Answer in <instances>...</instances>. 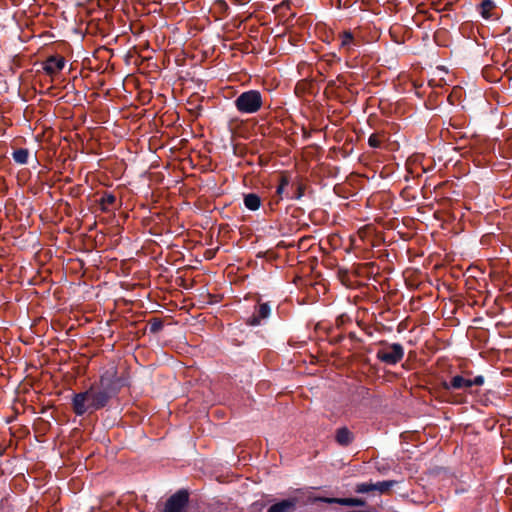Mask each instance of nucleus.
I'll return each instance as SVG.
<instances>
[{
  "label": "nucleus",
  "instance_id": "nucleus-9",
  "mask_svg": "<svg viewBox=\"0 0 512 512\" xmlns=\"http://www.w3.org/2000/svg\"><path fill=\"white\" fill-rule=\"evenodd\" d=\"M296 506L295 499H285L272 505L267 512H291Z\"/></svg>",
  "mask_w": 512,
  "mask_h": 512
},
{
  "label": "nucleus",
  "instance_id": "nucleus-13",
  "mask_svg": "<svg viewBox=\"0 0 512 512\" xmlns=\"http://www.w3.org/2000/svg\"><path fill=\"white\" fill-rule=\"evenodd\" d=\"M495 8L496 5L492 0H483L479 5V12L483 18L490 19Z\"/></svg>",
  "mask_w": 512,
  "mask_h": 512
},
{
  "label": "nucleus",
  "instance_id": "nucleus-19",
  "mask_svg": "<svg viewBox=\"0 0 512 512\" xmlns=\"http://www.w3.org/2000/svg\"><path fill=\"white\" fill-rule=\"evenodd\" d=\"M374 487H375L374 484L362 483L357 486V492L367 493L372 490H375Z\"/></svg>",
  "mask_w": 512,
  "mask_h": 512
},
{
  "label": "nucleus",
  "instance_id": "nucleus-8",
  "mask_svg": "<svg viewBox=\"0 0 512 512\" xmlns=\"http://www.w3.org/2000/svg\"><path fill=\"white\" fill-rule=\"evenodd\" d=\"M270 313H271V308L268 305V303H261L257 307L254 314L248 318L247 324L250 326H257L262 322V320L267 319L269 317Z\"/></svg>",
  "mask_w": 512,
  "mask_h": 512
},
{
  "label": "nucleus",
  "instance_id": "nucleus-18",
  "mask_svg": "<svg viewBox=\"0 0 512 512\" xmlns=\"http://www.w3.org/2000/svg\"><path fill=\"white\" fill-rule=\"evenodd\" d=\"M288 184H289L288 178L286 176H282L280 178V183L277 187V191H276L277 194L281 196L282 193L284 192L285 188L288 186Z\"/></svg>",
  "mask_w": 512,
  "mask_h": 512
},
{
  "label": "nucleus",
  "instance_id": "nucleus-5",
  "mask_svg": "<svg viewBox=\"0 0 512 512\" xmlns=\"http://www.w3.org/2000/svg\"><path fill=\"white\" fill-rule=\"evenodd\" d=\"M188 499L186 491H178L167 500L163 512H184Z\"/></svg>",
  "mask_w": 512,
  "mask_h": 512
},
{
  "label": "nucleus",
  "instance_id": "nucleus-12",
  "mask_svg": "<svg viewBox=\"0 0 512 512\" xmlns=\"http://www.w3.org/2000/svg\"><path fill=\"white\" fill-rule=\"evenodd\" d=\"M244 205L251 211L258 210L261 205V199L257 194L249 193L244 196Z\"/></svg>",
  "mask_w": 512,
  "mask_h": 512
},
{
  "label": "nucleus",
  "instance_id": "nucleus-3",
  "mask_svg": "<svg viewBox=\"0 0 512 512\" xmlns=\"http://www.w3.org/2000/svg\"><path fill=\"white\" fill-rule=\"evenodd\" d=\"M376 357L382 363L387 365H396L404 357V348L399 343L381 342Z\"/></svg>",
  "mask_w": 512,
  "mask_h": 512
},
{
  "label": "nucleus",
  "instance_id": "nucleus-4",
  "mask_svg": "<svg viewBox=\"0 0 512 512\" xmlns=\"http://www.w3.org/2000/svg\"><path fill=\"white\" fill-rule=\"evenodd\" d=\"M484 384V377L478 375L473 379L465 378L461 375H456L451 378L449 383H444L443 387L447 390L453 389H469L472 386H482Z\"/></svg>",
  "mask_w": 512,
  "mask_h": 512
},
{
  "label": "nucleus",
  "instance_id": "nucleus-16",
  "mask_svg": "<svg viewBox=\"0 0 512 512\" xmlns=\"http://www.w3.org/2000/svg\"><path fill=\"white\" fill-rule=\"evenodd\" d=\"M101 205L103 210H108L116 202V197L111 193H106L101 198Z\"/></svg>",
  "mask_w": 512,
  "mask_h": 512
},
{
  "label": "nucleus",
  "instance_id": "nucleus-6",
  "mask_svg": "<svg viewBox=\"0 0 512 512\" xmlns=\"http://www.w3.org/2000/svg\"><path fill=\"white\" fill-rule=\"evenodd\" d=\"M65 66V59L62 56H50L43 63V70L49 76L57 75Z\"/></svg>",
  "mask_w": 512,
  "mask_h": 512
},
{
  "label": "nucleus",
  "instance_id": "nucleus-10",
  "mask_svg": "<svg viewBox=\"0 0 512 512\" xmlns=\"http://www.w3.org/2000/svg\"><path fill=\"white\" fill-rule=\"evenodd\" d=\"M326 503H337L344 506H362L364 502L357 498H322Z\"/></svg>",
  "mask_w": 512,
  "mask_h": 512
},
{
  "label": "nucleus",
  "instance_id": "nucleus-15",
  "mask_svg": "<svg viewBox=\"0 0 512 512\" xmlns=\"http://www.w3.org/2000/svg\"><path fill=\"white\" fill-rule=\"evenodd\" d=\"M383 141H384L383 135L374 133V134L370 135V137L368 139V144L372 148H380L382 146Z\"/></svg>",
  "mask_w": 512,
  "mask_h": 512
},
{
  "label": "nucleus",
  "instance_id": "nucleus-14",
  "mask_svg": "<svg viewBox=\"0 0 512 512\" xmlns=\"http://www.w3.org/2000/svg\"><path fill=\"white\" fill-rule=\"evenodd\" d=\"M29 152L27 149H18L13 152V159L18 164H26L28 161Z\"/></svg>",
  "mask_w": 512,
  "mask_h": 512
},
{
  "label": "nucleus",
  "instance_id": "nucleus-17",
  "mask_svg": "<svg viewBox=\"0 0 512 512\" xmlns=\"http://www.w3.org/2000/svg\"><path fill=\"white\" fill-rule=\"evenodd\" d=\"M396 482L395 481H382L374 484L375 490H378L381 493H384L388 491L391 487L394 486Z\"/></svg>",
  "mask_w": 512,
  "mask_h": 512
},
{
  "label": "nucleus",
  "instance_id": "nucleus-2",
  "mask_svg": "<svg viewBox=\"0 0 512 512\" xmlns=\"http://www.w3.org/2000/svg\"><path fill=\"white\" fill-rule=\"evenodd\" d=\"M236 109L242 114H254L263 104L262 95L257 90H249L241 93L234 101Z\"/></svg>",
  "mask_w": 512,
  "mask_h": 512
},
{
  "label": "nucleus",
  "instance_id": "nucleus-7",
  "mask_svg": "<svg viewBox=\"0 0 512 512\" xmlns=\"http://www.w3.org/2000/svg\"><path fill=\"white\" fill-rule=\"evenodd\" d=\"M340 51L346 54L352 53L357 46L359 41L353 36L351 31H343L339 34Z\"/></svg>",
  "mask_w": 512,
  "mask_h": 512
},
{
  "label": "nucleus",
  "instance_id": "nucleus-11",
  "mask_svg": "<svg viewBox=\"0 0 512 512\" xmlns=\"http://www.w3.org/2000/svg\"><path fill=\"white\" fill-rule=\"evenodd\" d=\"M353 440V435L346 427L339 428L336 432V441L342 446L349 445Z\"/></svg>",
  "mask_w": 512,
  "mask_h": 512
},
{
  "label": "nucleus",
  "instance_id": "nucleus-1",
  "mask_svg": "<svg viewBox=\"0 0 512 512\" xmlns=\"http://www.w3.org/2000/svg\"><path fill=\"white\" fill-rule=\"evenodd\" d=\"M115 378V372L106 373L101 376L97 385H91L86 391L74 394L72 398L74 413L82 416L105 407L116 390Z\"/></svg>",
  "mask_w": 512,
  "mask_h": 512
}]
</instances>
